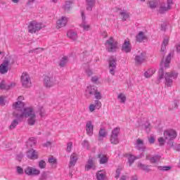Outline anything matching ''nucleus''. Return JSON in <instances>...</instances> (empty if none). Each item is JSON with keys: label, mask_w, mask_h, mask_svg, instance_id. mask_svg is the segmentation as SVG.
<instances>
[{"label": "nucleus", "mask_w": 180, "mask_h": 180, "mask_svg": "<svg viewBox=\"0 0 180 180\" xmlns=\"http://www.w3.org/2000/svg\"><path fill=\"white\" fill-rule=\"evenodd\" d=\"M56 77L53 75H46L44 79V86L46 88H53L56 85Z\"/></svg>", "instance_id": "nucleus-10"}, {"label": "nucleus", "mask_w": 180, "mask_h": 180, "mask_svg": "<svg viewBox=\"0 0 180 180\" xmlns=\"http://www.w3.org/2000/svg\"><path fill=\"white\" fill-rule=\"evenodd\" d=\"M38 167L41 169H44V168H46V162L44 160H40L38 162Z\"/></svg>", "instance_id": "nucleus-47"}, {"label": "nucleus", "mask_w": 180, "mask_h": 180, "mask_svg": "<svg viewBox=\"0 0 180 180\" xmlns=\"http://www.w3.org/2000/svg\"><path fill=\"white\" fill-rule=\"evenodd\" d=\"M68 63V58L67 56H64L61 58L59 65L60 67H65V65Z\"/></svg>", "instance_id": "nucleus-37"}, {"label": "nucleus", "mask_w": 180, "mask_h": 180, "mask_svg": "<svg viewBox=\"0 0 180 180\" xmlns=\"http://www.w3.org/2000/svg\"><path fill=\"white\" fill-rule=\"evenodd\" d=\"M48 161L49 164H51V165H57V159L53 157L49 158Z\"/></svg>", "instance_id": "nucleus-48"}, {"label": "nucleus", "mask_w": 180, "mask_h": 180, "mask_svg": "<svg viewBox=\"0 0 180 180\" xmlns=\"http://www.w3.org/2000/svg\"><path fill=\"white\" fill-rule=\"evenodd\" d=\"M96 108V107L95 106V105L94 104H91L90 105H89V110H90V112H94L95 111V109Z\"/></svg>", "instance_id": "nucleus-60"}, {"label": "nucleus", "mask_w": 180, "mask_h": 180, "mask_svg": "<svg viewBox=\"0 0 180 180\" xmlns=\"http://www.w3.org/2000/svg\"><path fill=\"white\" fill-rule=\"evenodd\" d=\"M119 134H120V127H115L112 129L111 132V135L112 136H117L119 137Z\"/></svg>", "instance_id": "nucleus-43"}, {"label": "nucleus", "mask_w": 180, "mask_h": 180, "mask_svg": "<svg viewBox=\"0 0 180 180\" xmlns=\"http://www.w3.org/2000/svg\"><path fill=\"white\" fill-rule=\"evenodd\" d=\"M27 158H30V160H37V158H39V155L37 154V152L32 149L27 152Z\"/></svg>", "instance_id": "nucleus-19"}, {"label": "nucleus", "mask_w": 180, "mask_h": 180, "mask_svg": "<svg viewBox=\"0 0 180 180\" xmlns=\"http://www.w3.org/2000/svg\"><path fill=\"white\" fill-rule=\"evenodd\" d=\"M86 131L88 136H92L94 134V124H92V121H88L86 122Z\"/></svg>", "instance_id": "nucleus-20"}, {"label": "nucleus", "mask_w": 180, "mask_h": 180, "mask_svg": "<svg viewBox=\"0 0 180 180\" xmlns=\"http://www.w3.org/2000/svg\"><path fill=\"white\" fill-rule=\"evenodd\" d=\"M117 63V58L115 56H110L108 60V68L110 74L115 75L116 72V65Z\"/></svg>", "instance_id": "nucleus-7"}, {"label": "nucleus", "mask_w": 180, "mask_h": 180, "mask_svg": "<svg viewBox=\"0 0 180 180\" xmlns=\"http://www.w3.org/2000/svg\"><path fill=\"white\" fill-rule=\"evenodd\" d=\"M67 22H68L67 17H62L60 19H59L56 22L58 29L64 27V26L67 25Z\"/></svg>", "instance_id": "nucleus-22"}, {"label": "nucleus", "mask_w": 180, "mask_h": 180, "mask_svg": "<svg viewBox=\"0 0 180 180\" xmlns=\"http://www.w3.org/2000/svg\"><path fill=\"white\" fill-rule=\"evenodd\" d=\"M138 167L140 169H142V171H145V172H150V171H151V169H150V165H147L141 162L138 163Z\"/></svg>", "instance_id": "nucleus-27"}, {"label": "nucleus", "mask_w": 180, "mask_h": 180, "mask_svg": "<svg viewBox=\"0 0 180 180\" xmlns=\"http://www.w3.org/2000/svg\"><path fill=\"white\" fill-rule=\"evenodd\" d=\"M63 8L64 11H65V12H70V11H71V8H72V1H65V4Z\"/></svg>", "instance_id": "nucleus-26"}, {"label": "nucleus", "mask_w": 180, "mask_h": 180, "mask_svg": "<svg viewBox=\"0 0 180 180\" xmlns=\"http://www.w3.org/2000/svg\"><path fill=\"white\" fill-rule=\"evenodd\" d=\"M105 46L109 53H113L117 50V42L113 41V37H112L105 41Z\"/></svg>", "instance_id": "nucleus-8"}, {"label": "nucleus", "mask_w": 180, "mask_h": 180, "mask_svg": "<svg viewBox=\"0 0 180 180\" xmlns=\"http://www.w3.org/2000/svg\"><path fill=\"white\" fill-rule=\"evenodd\" d=\"M20 119H18V118H17L16 120H14L12 122H11V125H10V129H11V130H13V129H15V127H16V126L18 125V124H19V120H20Z\"/></svg>", "instance_id": "nucleus-40"}, {"label": "nucleus", "mask_w": 180, "mask_h": 180, "mask_svg": "<svg viewBox=\"0 0 180 180\" xmlns=\"http://www.w3.org/2000/svg\"><path fill=\"white\" fill-rule=\"evenodd\" d=\"M148 142L150 144H154V143H155V138L153 136H150L148 139Z\"/></svg>", "instance_id": "nucleus-58"}, {"label": "nucleus", "mask_w": 180, "mask_h": 180, "mask_svg": "<svg viewBox=\"0 0 180 180\" xmlns=\"http://www.w3.org/2000/svg\"><path fill=\"white\" fill-rule=\"evenodd\" d=\"M121 50L123 53H130V51H131V44H130V41L125 39Z\"/></svg>", "instance_id": "nucleus-17"}, {"label": "nucleus", "mask_w": 180, "mask_h": 180, "mask_svg": "<svg viewBox=\"0 0 180 180\" xmlns=\"http://www.w3.org/2000/svg\"><path fill=\"white\" fill-rule=\"evenodd\" d=\"M94 106L96 107V109H101V108H102V103H101L99 100H96L94 101Z\"/></svg>", "instance_id": "nucleus-51"}, {"label": "nucleus", "mask_w": 180, "mask_h": 180, "mask_svg": "<svg viewBox=\"0 0 180 180\" xmlns=\"http://www.w3.org/2000/svg\"><path fill=\"white\" fill-rule=\"evenodd\" d=\"M176 78H178V72L174 71L166 72L165 75L166 86H172V84H174V79H176Z\"/></svg>", "instance_id": "nucleus-4"}, {"label": "nucleus", "mask_w": 180, "mask_h": 180, "mask_svg": "<svg viewBox=\"0 0 180 180\" xmlns=\"http://www.w3.org/2000/svg\"><path fill=\"white\" fill-rule=\"evenodd\" d=\"M117 98L120 99L121 103H124L126 102V96L123 94H120Z\"/></svg>", "instance_id": "nucleus-44"}, {"label": "nucleus", "mask_w": 180, "mask_h": 180, "mask_svg": "<svg viewBox=\"0 0 180 180\" xmlns=\"http://www.w3.org/2000/svg\"><path fill=\"white\" fill-rule=\"evenodd\" d=\"M82 146L84 147V148H86V150H89V142L86 140H84L82 142Z\"/></svg>", "instance_id": "nucleus-50"}, {"label": "nucleus", "mask_w": 180, "mask_h": 180, "mask_svg": "<svg viewBox=\"0 0 180 180\" xmlns=\"http://www.w3.org/2000/svg\"><path fill=\"white\" fill-rule=\"evenodd\" d=\"M40 51H43V48H37L32 50H30L29 53H40Z\"/></svg>", "instance_id": "nucleus-53"}, {"label": "nucleus", "mask_w": 180, "mask_h": 180, "mask_svg": "<svg viewBox=\"0 0 180 180\" xmlns=\"http://www.w3.org/2000/svg\"><path fill=\"white\" fill-rule=\"evenodd\" d=\"M13 108L15 110L13 112V115L14 117H16V119H22L20 115H22V113H23L25 110L27 109V108H25V103L20 101L15 102L13 104Z\"/></svg>", "instance_id": "nucleus-3"}, {"label": "nucleus", "mask_w": 180, "mask_h": 180, "mask_svg": "<svg viewBox=\"0 0 180 180\" xmlns=\"http://www.w3.org/2000/svg\"><path fill=\"white\" fill-rule=\"evenodd\" d=\"M167 6H161L160 9H159V12L160 13H164L165 12H167V11L171 10L172 8V5H174V0H167Z\"/></svg>", "instance_id": "nucleus-16"}, {"label": "nucleus", "mask_w": 180, "mask_h": 180, "mask_svg": "<svg viewBox=\"0 0 180 180\" xmlns=\"http://www.w3.org/2000/svg\"><path fill=\"white\" fill-rule=\"evenodd\" d=\"M95 164V158H89L87 161V164L85 165L86 171H89V169H96Z\"/></svg>", "instance_id": "nucleus-13"}, {"label": "nucleus", "mask_w": 180, "mask_h": 180, "mask_svg": "<svg viewBox=\"0 0 180 180\" xmlns=\"http://www.w3.org/2000/svg\"><path fill=\"white\" fill-rule=\"evenodd\" d=\"M96 178L97 180H106V175L105 174V173H103V172L98 171L96 173Z\"/></svg>", "instance_id": "nucleus-35"}, {"label": "nucleus", "mask_w": 180, "mask_h": 180, "mask_svg": "<svg viewBox=\"0 0 180 180\" xmlns=\"http://www.w3.org/2000/svg\"><path fill=\"white\" fill-rule=\"evenodd\" d=\"M136 145L138 150H141V151H144V150H146V147L144 146V142L143 141V140L140 139H137Z\"/></svg>", "instance_id": "nucleus-28"}, {"label": "nucleus", "mask_w": 180, "mask_h": 180, "mask_svg": "<svg viewBox=\"0 0 180 180\" xmlns=\"http://www.w3.org/2000/svg\"><path fill=\"white\" fill-rule=\"evenodd\" d=\"M98 158H99V163L100 164H108L109 161V158L106 156L105 155H103L102 153H99L97 155Z\"/></svg>", "instance_id": "nucleus-24"}, {"label": "nucleus", "mask_w": 180, "mask_h": 180, "mask_svg": "<svg viewBox=\"0 0 180 180\" xmlns=\"http://www.w3.org/2000/svg\"><path fill=\"white\" fill-rule=\"evenodd\" d=\"M16 169H17V173L19 175H23V174H25V172L23 171V168H22L20 166H18L16 167Z\"/></svg>", "instance_id": "nucleus-52"}, {"label": "nucleus", "mask_w": 180, "mask_h": 180, "mask_svg": "<svg viewBox=\"0 0 180 180\" xmlns=\"http://www.w3.org/2000/svg\"><path fill=\"white\" fill-rule=\"evenodd\" d=\"M176 52L180 53V44H176Z\"/></svg>", "instance_id": "nucleus-64"}, {"label": "nucleus", "mask_w": 180, "mask_h": 180, "mask_svg": "<svg viewBox=\"0 0 180 180\" xmlns=\"http://www.w3.org/2000/svg\"><path fill=\"white\" fill-rule=\"evenodd\" d=\"M120 16L122 18V21L126 22L130 18V13L127 12L126 11H121L120 13Z\"/></svg>", "instance_id": "nucleus-31"}, {"label": "nucleus", "mask_w": 180, "mask_h": 180, "mask_svg": "<svg viewBox=\"0 0 180 180\" xmlns=\"http://www.w3.org/2000/svg\"><path fill=\"white\" fill-rule=\"evenodd\" d=\"M37 143V141H36V139L32 137L29 139L26 146L29 148V147H33V146H36Z\"/></svg>", "instance_id": "nucleus-32"}, {"label": "nucleus", "mask_w": 180, "mask_h": 180, "mask_svg": "<svg viewBox=\"0 0 180 180\" xmlns=\"http://www.w3.org/2000/svg\"><path fill=\"white\" fill-rule=\"evenodd\" d=\"M143 40H146V36L144 35L143 32H140L136 36V41H139V43H141Z\"/></svg>", "instance_id": "nucleus-36"}, {"label": "nucleus", "mask_w": 180, "mask_h": 180, "mask_svg": "<svg viewBox=\"0 0 180 180\" xmlns=\"http://www.w3.org/2000/svg\"><path fill=\"white\" fill-rule=\"evenodd\" d=\"M165 50H167V46L165 45H162L160 51L161 53H165Z\"/></svg>", "instance_id": "nucleus-63"}, {"label": "nucleus", "mask_w": 180, "mask_h": 180, "mask_svg": "<svg viewBox=\"0 0 180 180\" xmlns=\"http://www.w3.org/2000/svg\"><path fill=\"white\" fill-rule=\"evenodd\" d=\"M97 89H98V87L95 86H88L86 89L85 96H86V98H91V96L94 95Z\"/></svg>", "instance_id": "nucleus-15"}, {"label": "nucleus", "mask_w": 180, "mask_h": 180, "mask_svg": "<svg viewBox=\"0 0 180 180\" xmlns=\"http://www.w3.org/2000/svg\"><path fill=\"white\" fill-rule=\"evenodd\" d=\"M178 134H176V131L174 129H167L164 131V136L165 140H168V141H172L176 139Z\"/></svg>", "instance_id": "nucleus-11"}, {"label": "nucleus", "mask_w": 180, "mask_h": 180, "mask_svg": "<svg viewBox=\"0 0 180 180\" xmlns=\"http://www.w3.org/2000/svg\"><path fill=\"white\" fill-rule=\"evenodd\" d=\"M9 60H4L0 65V74H6L9 70Z\"/></svg>", "instance_id": "nucleus-14"}, {"label": "nucleus", "mask_w": 180, "mask_h": 180, "mask_svg": "<svg viewBox=\"0 0 180 180\" xmlns=\"http://www.w3.org/2000/svg\"><path fill=\"white\" fill-rule=\"evenodd\" d=\"M39 112L41 117H44V116H46V113L44 112V109L43 108L39 109Z\"/></svg>", "instance_id": "nucleus-57"}, {"label": "nucleus", "mask_w": 180, "mask_h": 180, "mask_svg": "<svg viewBox=\"0 0 180 180\" xmlns=\"http://www.w3.org/2000/svg\"><path fill=\"white\" fill-rule=\"evenodd\" d=\"M20 116L21 118L29 117L27 122L30 126H34L36 124V114H34V112H33V108H27L25 111L23 113H21Z\"/></svg>", "instance_id": "nucleus-2"}, {"label": "nucleus", "mask_w": 180, "mask_h": 180, "mask_svg": "<svg viewBox=\"0 0 180 180\" xmlns=\"http://www.w3.org/2000/svg\"><path fill=\"white\" fill-rule=\"evenodd\" d=\"M158 143L159 146H164V144H165V139H164L162 137H160L158 139Z\"/></svg>", "instance_id": "nucleus-54"}, {"label": "nucleus", "mask_w": 180, "mask_h": 180, "mask_svg": "<svg viewBox=\"0 0 180 180\" xmlns=\"http://www.w3.org/2000/svg\"><path fill=\"white\" fill-rule=\"evenodd\" d=\"M77 161H78V155L77 153H72L70 155V161L69 163V168H71V167H74L75 164H77Z\"/></svg>", "instance_id": "nucleus-23"}, {"label": "nucleus", "mask_w": 180, "mask_h": 180, "mask_svg": "<svg viewBox=\"0 0 180 180\" xmlns=\"http://www.w3.org/2000/svg\"><path fill=\"white\" fill-rule=\"evenodd\" d=\"M67 36L69 39L73 40L74 41H75V40L78 39V34L72 30L68 31L67 33Z\"/></svg>", "instance_id": "nucleus-25"}, {"label": "nucleus", "mask_w": 180, "mask_h": 180, "mask_svg": "<svg viewBox=\"0 0 180 180\" xmlns=\"http://www.w3.org/2000/svg\"><path fill=\"white\" fill-rule=\"evenodd\" d=\"M96 0H86V4L87 5L86 10L92 11V8L95 6Z\"/></svg>", "instance_id": "nucleus-30"}, {"label": "nucleus", "mask_w": 180, "mask_h": 180, "mask_svg": "<svg viewBox=\"0 0 180 180\" xmlns=\"http://www.w3.org/2000/svg\"><path fill=\"white\" fill-rule=\"evenodd\" d=\"M94 96H95V98L97 99L98 101L102 99V94L99 91H96Z\"/></svg>", "instance_id": "nucleus-46"}, {"label": "nucleus", "mask_w": 180, "mask_h": 180, "mask_svg": "<svg viewBox=\"0 0 180 180\" xmlns=\"http://www.w3.org/2000/svg\"><path fill=\"white\" fill-rule=\"evenodd\" d=\"M86 74L87 75V77H91L92 74H94V72H92V70L91 69H87L86 70Z\"/></svg>", "instance_id": "nucleus-59"}, {"label": "nucleus", "mask_w": 180, "mask_h": 180, "mask_svg": "<svg viewBox=\"0 0 180 180\" xmlns=\"http://www.w3.org/2000/svg\"><path fill=\"white\" fill-rule=\"evenodd\" d=\"M110 141L111 144H119V136H117L115 135H110Z\"/></svg>", "instance_id": "nucleus-34"}, {"label": "nucleus", "mask_w": 180, "mask_h": 180, "mask_svg": "<svg viewBox=\"0 0 180 180\" xmlns=\"http://www.w3.org/2000/svg\"><path fill=\"white\" fill-rule=\"evenodd\" d=\"M158 168L160 171H169L171 166H158Z\"/></svg>", "instance_id": "nucleus-49"}, {"label": "nucleus", "mask_w": 180, "mask_h": 180, "mask_svg": "<svg viewBox=\"0 0 180 180\" xmlns=\"http://www.w3.org/2000/svg\"><path fill=\"white\" fill-rule=\"evenodd\" d=\"M99 78L98 77V76H94L91 77V82H94L96 83L98 82Z\"/></svg>", "instance_id": "nucleus-62"}, {"label": "nucleus", "mask_w": 180, "mask_h": 180, "mask_svg": "<svg viewBox=\"0 0 180 180\" xmlns=\"http://www.w3.org/2000/svg\"><path fill=\"white\" fill-rule=\"evenodd\" d=\"M146 52L143 51H138L134 58L135 65H141V64L146 63Z\"/></svg>", "instance_id": "nucleus-5"}, {"label": "nucleus", "mask_w": 180, "mask_h": 180, "mask_svg": "<svg viewBox=\"0 0 180 180\" xmlns=\"http://www.w3.org/2000/svg\"><path fill=\"white\" fill-rule=\"evenodd\" d=\"M142 129H144L146 133H150V130H151V124L148 122H146L142 125Z\"/></svg>", "instance_id": "nucleus-38"}, {"label": "nucleus", "mask_w": 180, "mask_h": 180, "mask_svg": "<svg viewBox=\"0 0 180 180\" xmlns=\"http://www.w3.org/2000/svg\"><path fill=\"white\" fill-rule=\"evenodd\" d=\"M121 169H117L116 172H115V178L117 179V178H119V176H120V172H121Z\"/></svg>", "instance_id": "nucleus-61"}, {"label": "nucleus", "mask_w": 180, "mask_h": 180, "mask_svg": "<svg viewBox=\"0 0 180 180\" xmlns=\"http://www.w3.org/2000/svg\"><path fill=\"white\" fill-rule=\"evenodd\" d=\"M15 83H10L8 84H5V81H2L0 83V89H6V90H8V89H12V88H15Z\"/></svg>", "instance_id": "nucleus-21"}, {"label": "nucleus", "mask_w": 180, "mask_h": 180, "mask_svg": "<svg viewBox=\"0 0 180 180\" xmlns=\"http://www.w3.org/2000/svg\"><path fill=\"white\" fill-rule=\"evenodd\" d=\"M149 8L150 9H155L157 8V5H158V3L155 1H150L148 2Z\"/></svg>", "instance_id": "nucleus-42"}, {"label": "nucleus", "mask_w": 180, "mask_h": 180, "mask_svg": "<svg viewBox=\"0 0 180 180\" xmlns=\"http://www.w3.org/2000/svg\"><path fill=\"white\" fill-rule=\"evenodd\" d=\"M125 157H128V161L129 162V167H131V164L136 161V160H138L139 157L137 156H133V155H126Z\"/></svg>", "instance_id": "nucleus-33"}, {"label": "nucleus", "mask_w": 180, "mask_h": 180, "mask_svg": "<svg viewBox=\"0 0 180 180\" xmlns=\"http://www.w3.org/2000/svg\"><path fill=\"white\" fill-rule=\"evenodd\" d=\"M24 172L28 176H39L40 175V170L39 169L29 166L25 169Z\"/></svg>", "instance_id": "nucleus-12"}, {"label": "nucleus", "mask_w": 180, "mask_h": 180, "mask_svg": "<svg viewBox=\"0 0 180 180\" xmlns=\"http://www.w3.org/2000/svg\"><path fill=\"white\" fill-rule=\"evenodd\" d=\"M71 148H72V142H69L68 143L66 151H68V153H70L71 151Z\"/></svg>", "instance_id": "nucleus-55"}, {"label": "nucleus", "mask_w": 180, "mask_h": 180, "mask_svg": "<svg viewBox=\"0 0 180 180\" xmlns=\"http://www.w3.org/2000/svg\"><path fill=\"white\" fill-rule=\"evenodd\" d=\"M47 178H49V174H47V172H44L41 174L39 180H46Z\"/></svg>", "instance_id": "nucleus-45"}, {"label": "nucleus", "mask_w": 180, "mask_h": 180, "mask_svg": "<svg viewBox=\"0 0 180 180\" xmlns=\"http://www.w3.org/2000/svg\"><path fill=\"white\" fill-rule=\"evenodd\" d=\"M98 134H99L98 140H102V137L103 138L106 137L107 134L104 129L101 128L99 130Z\"/></svg>", "instance_id": "nucleus-41"}, {"label": "nucleus", "mask_w": 180, "mask_h": 180, "mask_svg": "<svg viewBox=\"0 0 180 180\" xmlns=\"http://www.w3.org/2000/svg\"><path fill=\"white\" fill-rule=\"evenodd\" d=\"M82 23L79 25V26L83 28V30H86V32H88V30H89V29H91V25H88L86 23V21H85V14L84 13V12H82Z\"/></svg>", "instance_id": "nucleus-18"}, {"label": "nucleus", "mask_w": 180, "mask_h": 180, "mask_svg": "<svg viewBox=\"0 0 180 180\" xmlns=\"http://www.w3.org/2000/svg\"><path fill=\"white\" fill-rule=\"evenodd\" d=\"M168 43H169V37H166L164 39L162 45V46H168Z\"/></svg>", "instance_id": "nucleus-56"}, {"label": "nucleus", "mask_w": 180, "mask_h": 180, "mask_svg": "<svg viewBox=\"0 0 180 180\" xmlns=\"http://www.w3.org/2000/svg\"><path fill=\"white\" fill-rule=\"evenodd\" d=\"M155 72V70L153 69H149L148 71L144 72V77L146 78H150L154 73Z\"/></svg>", "instance_id": "nucleus-39"}, {"label": "nucleus", "mask_w": 180, "mask_h": 180, "mask_svg": "<svg viewBox=\"0 0 180 180\" xmlns=\"http://www.w3.org/2000/svg\"><path fill=\"white\" fill-rule=\"evenodd\" d=\"M41 23L37 22V21H32L28 25V32L29 33H36L39 30L42 29Z\"/></svg>", "instance_id": "nucleus-9"}, {"label": "nucleus", "mask_w": 180, "mask_h": 180, "mask_svg": "<svg viewBox=\"0 0 180 180\" xmlns=\"http://www.w3.org/2000/svg\"><path fill=\"white\" fill-rule=\"evenodd\" d=\"M172 58V53H170L167 56L165 61L161 62L160 69L159 70V72H158L156 84H160L161 80L164 79V67L165 68H169V64L171 63Z\"/></svg>", "instance_id": "nucleus-1"}, {"label": "nucleus", "mask_w": 180, "mask_h": 180, "mask_svg": "<svg viewBox=\"0 0 180 180\" xmlns=\"http://www.w3.org/2000/svg\"><path fill=\"white\" fill-rule=\"evenodd\" d=\"M161 159V156L160 155H155L150 158V155H146V160H149L151 164H155L157 161H160Z\"/></svg>", "instance_id": "nucleus-29"}, {"label": "nucleus", "mask_w": 180, "mask_h": 180, "mask_svg": "<svg viewBox=\"0 0 180 180\" xmlns=\"http://www.w3.org/2000/svg\"><path fill=\"white\" fill-rule=\"evenodd\" d=\"M21 84L23 88H30L32 86V79L29 74L26 72H22L21 75Z\"/></svg>", "instance_id": "nucleus-6"}]
</instances>
